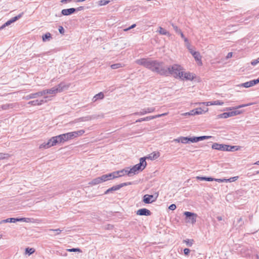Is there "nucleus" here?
Wrapping results in <instances>:
<instances>
[{"mask_svg":"<svg viewBox=\"0 0 259 259\" xmlns=\"http://www.w3.org/2000/svg\"><path fill=\"white\" fill-rule=\"evenodd\" d=\"M14 107L13 104H6L2 105L1 108L3 110H8L10 108H13Z\"/></svg>","mask_w":259,"mask_h":259,"instance_id":"obj_26","label":"nucleus"},{"mask_svg":"<svg viewBox=\"0 0 259 259\" xmlns=\"http://www.w3.org/2000/svg\"><path fill=\"white\" fill-rule=\"evenodd\" d=\"M229 117H232L231 115V112H224L223 113L219 114L217 116V119L227 118Z\"/></svg>","mask_w":259,"mask_h":259,"instance_id":"obj_24","label":"nucleus"},{"mask_svg":"<svg viewBox=\"0 0 259 259\" xmlns=\"http://www.w3.org/2000/svg\"><path fill=\"white\" fill-rule=\"evenodd\" d=\"M211 138V136H203L200 137H197V142L202 141L206 139H208Z\"/></svg>","mask_w":259,"mask_h":259,"instance_id":"obj_39","label":"nucleus"},{"mask_svg":"<svg viewBox=\"0 0 259 259\" xmlns=\"http://www.w3.org/2000/svg\"><path fill=\"white\" fill-rule=\"evenodd\" d=\"M182 68L181 66L175 64L171 66L168 67V70L169 71L168 73V75L171 74L173 75L175 77H180V76H183V72L182 71Z\"/></svg>","mask_w":259,"mask_h":259,"instance_id":"obj_3","label":"nucleus"},{"mask_svg":"<svg viewBox=\"0 0 259 259\" xmlns=\"http://www.w3.org/2000/svg\"><path fill=\"white\" fill-rule=\"evenodd\" d=\"M241 85L244 88H247L252 87V84L251 81H247L246 82L243 83Z\"/></svg>","mask_w":259,"mask_h":259,"instance_id":"obj_40","label":"nucleus"},{"mask_svg":"<svg viewBox=\"0 0 259 259\" xmlns=\"http://www.w3.org/2000/svg\"><path fill=\"white\" fill-rule=\"evenodd\" d=\"M137 214L139 215L149 216L151 214V212L147 208H141L137 211Z\"/></svg>","mask_w":259,"mask_h":259,"instance_id":"obj_14","label":"nucleus"},{"mask_svg":"<svg viewBox=\"0 0 259 259\" xmlns=\"http://www.w3.org/2000/svg\"><path fill=\"white\" fill-rule=\"evenodd\" d=\"M46 102H47L46 101H44V100H36L29 101L28 103V104L29 105H32V106L41 105L44 103H45Z\"/></svg>","mask_w":259,"mask_h":259,"instance_id":"obj_21","label":"nucleus"},{"mask_svg":"<svg viewBox=\"0 0 259 259\" xmlns=\"http://www.w3.org/2000/svg\"><path fill=\"white\" fill-rule=\"evenodd\" d=\"M84 9V7L82 6H80L77 8H75L76 11H82Z\"/></svg>","mask_w":259,"mask_h":259,"instance_id":"obj_63","label":"nucleus"},{"mask_svg":"<svg viewBox=\"0 0 259 259\" xmlns=\"http://www.w3.org/2000/svg\"><path fill=\"white\" fill-rule=\"evenodd\" d=\"M215 181L218 182H227V179H214Z\"/></svg>","mask_w":259,"mask_h":259,"instance_id":"obj_56","label":"nucleus"},{"mask_svg":"<svg viewBox=\"0 0 259 259\" xmlns=\"http://www.w3.org/2000/svg\"><path fill=\"white\" fill-rule=\"evenodd\" d=\"M181 143L183 144H186L189 143V137H181Z\"/></svg>","mask_w":259,"mask_h":259,"instance_id":"obj_41","label":"nucleus"},{"mask_svg":"<svg viewBox=\"0 0 259 259\" xmlns=\"http://www.w3.org/2000/svg\"><path fill=\"white\" fill-rule=\"evenodd\" d=\"M124 66V65L122 63H116L111 65V68L113 69H116L121 68Z\"/></svg>","mask_w":259,"mask_h":259,"instance_id":"obj_29","label":"nucleus"},{"mask_svg":"<svg viewBox=\"0 0 259 259\" xmlns=\"http://www.w3.org/2000/svg\"><path fill=\"white\" fill-rule=\"evenodd\" d=\"M241 113V112L238 110L233 111H231V116H234L240 114Z\"/></svg>","mask_w":259,"mask_h":259,"instance_id":"obj_45","label":"nucleus"},{"mask_svg":"<svg viewBox=\"0 0 259 259\" xmlns=\"http://www.w3.org/2000/svg\"><path fill=\"white\" fill-rule=\"evenodd\" d=\"M236 149V146L229 145V151H233Z\"/></svg>","mask_w":259,"mask_h":259,"instance_id":"obj_57","label":"nucleus"},{"mask_svg":"<svg viewBox=\"0 0 259 259\" xmlns=\"http://www.w3.org/2000/svg\"><path fill=\"white\" fill-rule=\"evenodd\" d=\"M42 96H44V92L41 91L38 92L37 93H32L29 95H28L25 97H24V99L25 100H28L31 99H35L39 97H41Z\"/></svg>","mask_w":259,"mask_h":259,"instance_id":"obj_12","label":"nucleus"},{"mask_svg":"<svg viewBox=\"0 0 259 259\" xmlns=\"http://www.w3.org/2000/svg\"><path fill=\"white\" fill-rule=\"evenodd\" d=\"M16 222H30L31 219L29 218H8L0 221V225H3L6 223H15Z\"/></svg>","mask_w":259,"mask_h":259,"instance_id":"obj_6","label":"nucleus"},{"mask_svg":"<svg viewBox=\"0 0 259 259\" xmlns=\"http://www.w3.org/2000/svg\"><path fill=\"white\" fill-rule=\"evenodd\" d=\"M10 157V155L8 153H0V160L8 159Z\"/></svg>","mask_w":259,"mask_h":259,"instance_id":"obj_35","label":"nucleus"},{"mask_svg":"<svg viewBox=\"0 0 259 259\" xmlns=\"http://www.w3.org/2000/svg\"><path fill=\"white\" fill-rule=\"evenodd\" d=\"M250 81H251L252 85L253 86V85L257 84L258 83H259V77L256 79H253V80H252Z\"/></svg>","mask_w":259,"mask_h":259,"instance_id":"obj_51","label":"nucleus"},{"mask_svg":"<svg viewBox=\"0 0 259 259\" xmlns=\"http://www.w3.org/2000/svg\"><path fill=\"white\" fill-rule=\"evenodd\" d=\"M214 180V178H212L211 177H206V181H213Z\"/></svg>","mask_w":259,"mask_h":259,"instance_id":"obj_62","label":"nucleus"},{"mask_svg":"<svg viewBox=\"0 0 259 259\" xmlns=\"http://www.w3.org/2000/svg\"><path fill=\"white\" fill-rule=\"evenodd\" d=\"M146 157H142L140 159V163L134 165L132 168L130 169V172L133 173V175L138 174L139 171H142L146 166L147 162L146 161Z\"/></svg>","mask_w":259,"mask_h":259,"instance_id":"obj_2","label":"nucleus"},{"mask_svg":"<svg viewBox=\"0 0 259 259\" xmlns=\"http://www.w3.org/2000/svg\"><path fill=\"white\" fill-rule=\"evenodd\" d=\"M184 214L185 216V221L192 225L196 221L197 214L189 211H185Z\"/></svg>","mask_w":259,"mask_h":259,"instance_id":"obj_5","label":"nucleus"},{"mask_svg":"<svg viewBox=\"0 0 259 259\" xmlns=\"http://www.w3.org/2000/svg\"><path fill=\"white\" fill-rule=\"evenodd\" d=\"M158 195L154 197L153 195L145 194L143 197V202L146 204H150L155 201Z\"/></svg>","mask_w":259,"mask_h":259,"instance_id":"obj_8","label":"nucleus"},{"mask_svg":"<svg viewBox=\"0 0 259 259\" xmlns=\"http://www.w3.org/2000/svg\"><path fill=\"white\" fill-rule=\"evenodd\" d=\"M238 178V177H232V178H230V179H227V182H234L236 180H237Z\"/></svg>","mask_w":259,"mask_h":259,"instance_id":"obj_50","label":"nucleus"},{"mask_svg":"<svg viewBox=\"0 0 259 259\" xmlns=\"http://www.w3.org/2000/svg\"><path fill=\"white\" fill-rule=\"evenodd\" d=\"M53 140H54V143H56V144L65 142L63 134L53 137Z\"/></svg>","mask_w":259,"mask_h":259,"instance_id":"obj_16","label":"nucleus"},{"mask_svg":"<svg viewBox=\"0 0 259 259\" xmlns=\"http://www.w3.org/2000/svg\"><path fill=\"white\" fill-rule=\"evenodd\" d=\"M136 63L161 75H168L169 71L168 70V67H166L162 62L152 60L151 59L142 58L137 60Z\"/></svg>","mask_w":259,"mask_h":259,"instance_id":"obj_1","label":"nucleus"},{"mask_svg":"<svg viewBox=\"0 0 259 259\" xmlns=\"http://www.w3.org/2000/svg\"><path fill=\"white\" fill-rule=\"evenodd\" d=\"M47 145H46V143H44L42 144H41L39 146V148L41 149V148H45V149H47L48 148V147H46Z\"/></svg>","mask_w":259,"mask_h":259,"instance_id":"obj_60","label":"nucleus"},{"mask_svg":"<svg viewBox=\"0 0 259 259\" xmlns=\"http://www.w3.org/2000/svg\"><path fill=\"white\" fill-rule=\"evenodd\" d=\"M155 110L154 107H148L144 109H142L139 112H135L133 114L138 115H143L147 113L153 112Z\"/></svg>","mask_w":259,"mask_h":259,"instance_id":"obj_11","label":"nucleus"},{"mask_svg":"<svg viewBox=\"0 0 259 259\" xmlns=\"http://www.w3.org/2000/svg\"><path fill=\"white\" fill-rule=\"evenodd\" d=\"M170 24H171V25L172 26L173 29L175 30V32L177 34H179V33L181 32V30L177 25H176L173 23H171Z\"/></svg>","mask_w":259,"mask_h":259,"instance_id":"obj_38","label":"nucleus"},{"mask_svg":"<svg viewBox=\"0 0 259 259\" xmlns=\"http://www.w3.org/2000/svg\"><path fill=\"white\" fill-rule=\"evenodd\" d=\"M176 208H177V206H176V204H172L170 205L168 207V208L171 210H175L176 209Z\"/></svg>","mask_w":259,"mask_h":259,"instance_id":"obj_54","label":"nucleus"},{"mask_svg":"<svg viewBox=\"0 0 259 259\" xmlns=\"http://www.w3.org/2000/svg\"><path fill=\"white\" fill-rule=\"evenodd\" d=\"M102 183L100 177L96 178L93 179L90 184L92 185H96Z\"/></svg>","mask_w":259,"mask_h":259,"instance_id":"obj_27","label":"nucleus"},{"mask_svg":"<svg viewBox=\"0 0 259 259\" xmlns=\"http://www.w3.org/2000/svg\"><path fill=\"white\" fill-rule=\"evenodd\" d=\"M106 175L107 177V180H112L117 178V176H115V173L114 171L108 174H106Z\"/></svg>","mask_w":259,"mask_h":259,"instance_id":"obj_33","label":"nucleus"},{"mask_svg":"<svg viewBox=\"0 0 259 259\" xmlns=\"http://www.w3.org/2000/svg\"><path fill=\"white\" fill-rule=\"evenodd\" d=\"M194 242V241L193 239H185L183 240V242L186 243V245L189 247L192 246Z\"/></svg>","mask_w":259,"mask_h":259,"instance_id":"obj_30","label":"nucleus"},{"mask_svg":"<svg viewBox=\"0 0 259 259\" xmlns=\"http://www.w3.org/2000/svg\"><path fill=\"white\" fill-rule=\"evenodd\" d=\"M62 230L59 229H49L48 231V234L50 235H56L60 234Z\"/></svg>","mask_w":259,"mask_h":259,"instance_id":"obj_23","label":"nucleus"},{"mask_svg":"<svg viewBox=\"0 0 259 259\" xmlns=\"http://www.w3.org/2000/svg\"><path fill=\"white\" fill-rule=\"evenodd\" d=\"M46 147L49 148L54 145H56V144L54 143V140H53L52 137L46 143Z\"/></svg>","mask_w":259,"mask_h":259,"instance_id":"obj_34","label":"nucleus"},{"mask_svg":"<svg viewBox=\"0 0 259 259\" xmlns=\"http://www.w3.org/2000/svg\"><path fill=\"white\" fill-rule=\"evenodd\" d=\"M131 182H126V183H121V184H120L119 185H116V186H113V187H112L109 188L108 189H107L104 192V194H107L111 193V192H112L113 191H116V190H118L120 188H121L122 187H123L124 186H128V185H131Z\"/></svg>","mask_w":259,"mask_h":259,"instance_id":"obj_7","label":"nucleus"},{"mask_svg":"<svg viewBox=\"0 0 259 259\" xmlns=\"http://www.w3.org/2000/svg\"><path fill=\"white\" fill-rule=\"evenodd\" d=\"M104 95L103 93L100 92L96 94L93 98V101L94 102L98 99H102L104 98Z\"/></svg>","mask_w":259,"mask_h":259,"instance_id":"obj_25","label":"nucleus"},{"mask_svg":"<svg viewBox=\"0 0 259 259\" xmlns=\"http://www.w3.org/2000/svg\"><path fill=\"white\" fill-rule=\"evenodd\" d=\"M67 250L69 252H81V250L79 248H72L71 249H68Z\"/></svg>","mask_w":259,"mask_h":259,"instance_id":"obj_42","label":"nucleus"},{"mask_svg":"<svg viewBox=\"0 0 259 259\" xmlns=\"http://www.w3.org/2000/svg\"><path fill=\"white\" fill-rule=\"evenodd\" d=\"M51 38V34L49 32L46 33L45 34L43 35L42 36V40L44 41H46L47 40H49Z\"/></svg>","mask_w":259,"mask_h":259,"instance_id":"obj_31","label":"nucleus"},{"mask_svg":"<svg viewBox=\"0 0 259 259\" xmlns=\"http://www.w3.org/2000/svg\"><path fill=\"white\" fill-rule=\"evenodd\" d=\"M136 26V25L135 24H134L133 25H132L130 27H129L128 28H126V29H125L124 30V31H127L132 28H133L134 27H135Z\"/></svg>","mask_w":259,"mask_h":259,"instance_id":"obj_61","label":"nucleus"},{"mask_svg":"<svg viewBox=\"0 0 259 259\" xmlns=\"http://www.w3.org/2000/svg\"><path fill=\"white\" fill-rule=\"evenodd\" d=\"M180 78L184 79H186L187 80H192L194 78L193 75L189 73V72H184L183 76H180Z\"/></svg>","mask_w":259,"mask_h":259,"instance_id":"obj_22","label":"nucleus"},{"mask_svg":"<svg viewBox=\"0 0 259 259\" xmlns=\"http://www.w3.org/2000/svg\"><path fill=\"white\" fill-rule=\"evenodd\" d=\"M76 12L75 8H69L63 9L61 11L62 15L64 16H68L71 15Z\"/></svg>","mask_w":259,"mask_h":259,"instance_id":"obj_15","label":"nucleus"},{"mask_svg":"<svg viewBox=\"0 0 259 259\" xmlns=\"http://www.w3.org/2000/svg\"><path fill=\"white\" fill-rule=\"evenodd\" d=\"M101 179V182H105L107 181V177L106 175H104L102 176L101 177H100Z\"/></svg>","mask_w":259,"mask_h":259,"instance_id":"obj_53","label":"nucleus"},{"mask_svg":"<svg viewBox=\"0 0 259 259\" xmlns=\"http://www.w3.org/2000/svg\"><path fill=\"white\" fill-rule=\"evenodd\" d=\"M109 1H106V0H101L99 1V5L100 6H104L108 4L109 3Z\"/></svg>","mask_w":259,"mask_h":259,"instance_id":"obj_47","label":"nucleus"},{"mask_svg":"<svg viewBox=\"0 0 259 259\" xmlns=\"http://www.w3.org/2000/svg\"><path fill=\"white\" fill-rule=\"evenodd\" d=\"M196 179L200 181H206V177L197 176L196 177Z\"/></svg>","mask_w":259,"mask_h":259,"instance_id":"obj_58","label":"nucleus"},{"mask_svg":"<svg viewBox=\"0 0 259 259\" xmlns=\"http://www.w3.org/2000/svg\"><path fill=\"white\" fill-rule=\"evenodd\" d=\"M222 147H223V146H222V144H219V143H213L212 145L211 148L213 149L218 150H222Z\"/></svg>","mask_w":259,"mask_h":259,"instance_id":"obj_28","label":"nucleus"},{"mask_svg":"<svg viewBox=\"0 0 259 259\" xmlns=\"http://www.w3.org/2000/svg\"><path fill=\"white\" fill-rule=\"evenodd\" d=\"M252 104H253L252 103H250L246 104H242V105H239V106H237V107H235L234 108L235 109H239V108H240L247 107V106L251 105Z\"/></svg>","mask_w":259,"mask_h":259,"instance_id":"obj_43","label":"nucleus"},{"mask_svg":"<svg viewBox=\"0 0 259 259\" xmlns=\"http://www.w3.org/2000/svg\"><path fill=\"white\" fill-rule=\"evenodd\" d=\"M160 156V153L159 152H153L148 155L146 158L150 160H155L158 158Z\"/></svg>","mask_w":259,"mask_h":259,"instance_id":"obj_19","label":"nucleus"},{"mask_svg":"<svg viewBox=\"0 0 259 259\" xmlns=\"http://www.w3.org/2000/svg\"><path fill=\"white\" fill-rule=\"evenodd\" d=\"M42 92H44V96L47 94H52V95H56L58 93L57 92L56 89L55 88V87H53L52 88H51L50 89H47V90H42Z\"/></svg>","mask_w":259,"mask_h":259,"instance_id":"obj_20","label":"nucleus"},{"mask_svg":"<svg viewBox=\"0 0 259 259\" xmlns=\"http://www.w3.org/2000/svg\"><path fill=\"white\" fill-rule=\"evenodd\" d=\"M59 31L61 34H64V29L62 26H60L59 28Z\"/></svg>","mask_w":259,"mask_h":259,"instance_id":"obj_59","label":"nucleus"},{"mask_svg":"<svg viewBox=\"0 0 259 259\" xmlns=\"http://www.w3.org/2000/svg\"><path fill=\"white\" fill-rule=\"evenodd\" d=\"M167 114V113H164L161 114H158V115H156L155 116H147L146 117L141 118H140V119L137 120L136 121V122H140L144 121H148V120H150L151 119H155L156 118H158V117H160L165 116Z\"/></svg>","mask_w":259,"mask_h":259,"instance_id":"obj_10","label":"nucleus"},{"mask_svg":"<svg viewBox=\"0 0 259 259\" xmlns=\"http://www.w3.org/2000/svg\"><path fill=\"white\" fill-rule=\"evenodd\" d=\"M190 250L189 248H186L184 249V253L185 255H188L190 253Z\"/></svg>","mask_w":259,"mask_h":259,"instance_id":"obj_55","label":"nucleus"},{"mask_svg":"<svg viewBox=\"0 0 259 259\" xmlns=\"http://www.w3.org/2000/svg\"><path fill=\"white\" fill-rule=\"evenodd\" d=\"M159 33L162 35H169V33L161 27H159Z\"/></svg>","mask_w":259,"mask_h":259,"instance_id":"obj_32","label":"nucleus"},{"mask_svg":"<svg viewBox=\"0 0 259 259\" xmlns=\"http://www.w3.org/2000/svg\"><path fill=\"white\" fill-rule=\"evenodd\" d=\"M203 112V110L201 108H196L195 109L192 110L190 112L186 113V115H197L201 114Z\"/></svg>","mask_w":259,"mask_h":259,"instance_id":"obj_17","label":"nucleus"},{"mask_svg":"<svg viewBox=\"0 0 259 259\" xmlns=\"http://www.w3.org/2000/svg\"><path fill=\"white\" fill-rule=\"evenodd\" d=\"M84 133V131L83 130H79L78 131H75L72 132H70L66 134H64L63 137L64 138L65 141H67L70 139H73V138L77 137L79 136H81Z\"/></svg>","mask_w":259,"mask_h":259,"instance_id":"obj_4","label":"nucleus"},{"mask_svg":"<svg viewBox=\"0 0 259 259\" xmlns=\"http://www.w3.org/2000/svg\"><path fill=\"white\" fill-rule=\"evenodd\" d=\"M186 46L187 47V48H188V49L189 50V51L190 52L191 51H193L191 48H190V44L189 42H188V44H186Z\"/></svg>","mask_w":259,"mask_h":259,"instance_id":"obj_64","label":"nucleus"},{"mask_svg":"<svg viewBox=\"0 0 259 259\" xmlns=\"http://www.w3.org/2000/svg\"><path fill=\"white\" fill-rule=\"evenodd\" d=\"M115 173V176H117V178L119 177H122L125 175L124 172L125 171H124L123 169L118 171H114Z\"/></svg>","mask_w":259,"mask_h":259,"instance_id":"obj_37","label":"nucleus"},{"mask_svg":"<svg viewBox=\"0 0 259 259\" xmlns=\"http://www.w3.org/2000/svg\"><path fill=\"white\" fill-rule=\"evenodd\" d=\"M69 85L66 84L64 82H61L57 86H55L57 93H61L65 90H67Z\"/></svg>","mask_w":259,"mask_h":259,"instance_id":"obj_13","label":"nucleus"},{"mask_svg":"<svg viewBox=\"0 0 259 259\" xmlns=\"http://www.w3.org/2000/svg\"><path fill=\"white\" fill-rule=\"evenodd\" d=\"M124 171H125L124 174L128 175V176H131L132 175H133V173L130 172V169L129 168L127 167L126 168L123 169Z\"/></svg>","mask_w":259,"mask_h":259,"instance_id":"obj_49","label":"nucleus"},{"mask_svg":"<svg viewBox=\"0 0 259 259\" xmlns=\"http://www.w3.org/2000/svg\"><path fill=\"white\" fill-rule=\"evenodd\" d=\"M35 251V249L33 248L27 247L25 249V253L29 255L32 254Z\"/></svg>","mask_w":259,"mask_h":259,"instance_id":"obj_36","label":"nucleus"},{"mask_svg":"<svg viewBox=\"0 0 259 259\" xmlns=\"http://www.w3.org/2000/svg\"><path fill=\"white\" fill-rule=\"evenodd\" d=\"M23 15V12H22L18 15L11 18L9 20H8L7 22H6L4 24H3L1 27H0V30L3 29L6 26H7L9 25H10L11 23L16 21L18 19H19Z\"/></svg>","mask_w":259,"mask_h":259,"instance_id":"obj_9","label":"nucleus"},{"mask_svg":"<svg viewBox=\"0 0 259 259\" xmlns=\"http://www.w3.org/2000/svg\"><path fill=\"white\" fill-rule=\"evenodd\" d=\"M191 54L193 56V57L195 58L196 61H199L200 64H202L201 62V56H200V53L198 52L191 51Z\"/></svg>","mask_w":259,"mask_h":259,"instance_id":"obj_18","label":"nucleus"},{"mask_svg":"<svg viewBox=\"0 0 259 259\" xmlns=\"http://www.w3.org/2000/svg\"><path fill=\"white\" fill-rule=\"evenodd\" d=\"M213 104L215 105H223L224 104V102L219 100H216L213 101Z\"/></svg>","mask_w":259,"mask_h":259,"instance_id":"obj_48","label":"nucleus"},{"mask_svg":"<svg viewBox=\"0 0 259 259\" xmlns=\"http://www.w3.org/2000/svg\"><path fill=\"white\" fill-rule=\"evenodd\" d=\"M223 147H222V150L223 151H229V145L225 144H222Z\"/></svg>","mask_w":259,"mask_h":259,"instance_id":"obj_46","label":"nucleus"},{"mask_svg":"<svg viewBox=\"0 0 259 259\" xmlns=\"http://www.w3.org/2000/svg\"><path fill=\"white\" fill-rule=\"evenodd\" d=\"M189 142L196 143L197 142V137L189 138Z\"/></svg>","mask_w":259,"mask_h":259,"instance_id":"obj_44","label":"nucleus"},{"mask_svg":"<svg viewBox=\"0 0 259 259\" xmlns=\"http://www.w3.org/2000/svg\"><path fill=\"white\" fill-rule=\"evenodd\" d=\"M258 63H259V58L257 59L251 61V64L253 66L256 65Z\"/></svg>","mask_w":259,"mask_h":259,"instance_id":"obj_52","label":"nucleus"}]
</instances>
